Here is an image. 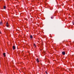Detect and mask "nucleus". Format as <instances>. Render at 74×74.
<instances>
[{
    "instance_id": "1",
    "label": "nucleus",
    "mask_w": 74,
    "mask_h": 74,
    "mask_svg": "<svg viewBox=\"0 0 74 74\" xmlns=\"http://www.w3.org/2000/svg\"><path fill=\"white\" fill-rule=\"evenodd\" d=\"M6 26L7 27H8L9 26V25L8 24V23L7 22L6 24Z\"/></svg>"
},
{
    "instance_id": "2",
    "label": "nucleus",
    "mask_w": 74,
    "mask_h": 74,
    "mask_svg": "<svg viewBox=\"0 0 74 74\" xmlns=\"http://www.w3.org/2000/svg\"><path fill=\"white\" fill-rule=\"evenodd\" d=\"M12 48L13 50H15V46H13Z\"/></svg>"
},
{
    "instance_id": "3",
    "label": "nucleus",
    "mask_w": 74,
    "mask_h": 74,
    "mask_svg": "<svg viewBox=\"0 0 74 74\" xmlns=\"http://www.w3.org/2000/svg\"><path fill=\"white\" fill-rule=\"evenodd\" d=\"M65 52L64 51H63L62 52V55H65Z\"/></svg>"
},
{
    "instance_id": "4",
    "label": "nucleus",
    "mask_w": 74,
    "mask_h": 74,
    "mask_svg": "<svg viewBox=\"0 0 74 74\" xmlns=\"http://www.w3.org/2000/svg\"><path fill=\"white\" fill-rule=\"evenodd\" d=\"M36 61H37V62H38H38H40L39 61V60H38V58H37Z\"/></svg>"
},
{
    "instance_id": "5",
    "label": "nucleus",
    "mask_w": 74,
    "mask_h": 74,
    "mask_svg": "<svg viewBox=\"0 0 74 74\" xmlns=\"http://www.w3.org/2000/svg\"><path fill=\"white\" fill-rule=\"evenodd\" d=\"M0 25H3V23H2V22H0Z\"/></svg>"
},
{
    "instance_id": "6",
    "label": "nucleus",
    "mask_w": 74,
    "mask_h": 74,
    "mask_svg": "<svg viewBox=\"0 0 74 74\" xmlns=\"http://www.w3.org/2000/svg\"><path fill=\"white\" fill-rule=\"evenodd\" d=\"M30 38H33V36H32V35H30Z\"/></svg>"
},
{
    "instance_id": "7",
    "label": "nucleus",
    "mask_w": 74,
    "mask_h": 74,
    "mask_svg": "<svg viewBox=\"0 0 74 74\" xmlns=\"http://www.w3.org/2000/svg\"><path fill=\"white\" fill-rule=\"evenodd\" d=\"M3 55H4V56H5V53H3Z\"/></svg>"
},
{
    "instance_id": "8",
    "label": "nucleus",
    "mask_w": 74,
    "mask_h": 74,
    "mask_svg": "<svg viewBox=\"0 0 74 74\" xmlns=\"http://www.w3.org/2000/svg\"><path fill=\"white\" fill-rule=\"evenodd\" d=\"M34 47H36V44H34Z\"/></svg>"
},
{
    "instance_id": "9",
    "label": "nucleus",
    "mask_w": 74,
    "mask_h": 74,
    "mask_svg": "<svg viewBox=\"0 0 74 74\" xmlns=\"http://www.w3.org/2000/svg\"><path fill=\"white\" fill-rule=\"evenodd\" d=\"M3 8H4V9H5V8H6L5 6H4Z\"/></svg>"
},
{
    "instance_id": "10",
    "label": "nucleus",
    "mask_w": 74,
    "mask_h": 74,
    "mask_svg": "<svg viewBox=\"0 0 74 74\" xmlns=\"http://www.w3.org/2000/svg\"><path fill=\"white\" fill-rule=\"evenodd\" d=\"M45 73H46V74H48V73H47V72L46 71H45Z\"/></svg>"
},
{
    "instance_id": "11",
    "label": "nucleus",
    "mask_w": 74,
    "mask_h": 74,
    "mask_svg": "<svg viewBox=\"0 0 74 74\" xmlns=\"http://www.w3.org/2000/svg\"><path fill=\"white\" fill-rule=\"evenodd\" d=\"M72 23H73V25H74V22L73 21V22Z\"/></svg>"
},
{
    "instance_id": "12",
    "label": "nucleus",
    "mask_w": 74,
    "mask_h": 74,
    "mask_svg": "<svg viewBox=\"0 0 74 74\" xmlns=\"http://www.w3.org/2000/svg\"><path fill=\"white\" fill-rule=\"evenodd\" d=\"M51 19H53V17H51Z\"/></svg>"
},
{
    "instance_id": "13",
    "label": "nucleus",
    "mask_w": 74,
    "mask_h": 74,
    "mask_svg": "<svg viewBox=\"0 0 74 74\" xmlns=\"http://www.w3.org/2000/svg\"><path fill=\"white\" fill-rule=\"evenodd\" d=\"M50 37H51V38H52V37L51 36H50Z\"/></svg>"
},
{
    "instance_id": "14",
    "label": "nucleus",
    "mask_w": 74,
    "mask_h": 74,
    "mask_svg": "<svg viewBox=\"0 0 74 74\" xmlns=\"http://www.w3.org/2000/svg\"><path fill=\"white\" fill-rule=\"evenodd\" d=\"M22 53H23V51L22 52Z\"/></svg>"
},
{
    "instance_id": "15",
    "label": "nucleus",
    "mask_w": 74,
    "mask_h": 74,
    "mask_svg": "<svg viewBox=\"0 0 74 74\" xmlns=\"http://www.w3.org/2000/svg\"><path fill=\"white\" fill-rule=\"evenodd\" d=\"M4 57H5V56H4Z\"/></svg>"
},
{
    "instance_id": "16",
    "label": "nucleus",
    "mask_w": 74,
    "mask_h": 74,
    "mask_svg": "<svg viewBox=\"0 0 74 74\" xmlns=\"http://www.w3.org/2000/svg\"><path fill=\"white\" fill-rule=\"evenodd\" d=\"M0 34H1V32H0Z\"/></svg>"
}]
</instances>
